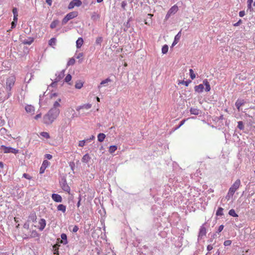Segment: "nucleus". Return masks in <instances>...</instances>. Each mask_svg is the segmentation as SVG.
<instances>
[{
    "label": "nucleus",
    "mask_w": 255,
    "mask_h": 255,
    "mask_svg": "<svg viewBox=\"0 0 255 255\" xmlns=\"http://www.w3.org/2000/svg\"><path fill=\"white\" fill-rule=\"evenodd\" d=\"M61 101V99H58L55 101L52 108L43 117V123L49 125L51 124L57 118L60 113V110L58 108L60 107L59 102Z\"/></svg>",
    "instance_id": "1"
},
{
    "label": "nucleus",
    "mask_w": 255,
    "mask_h": 255,
    "mask_svg": "<svg viewBox=\"0 0 255 255\" xmlns=\"http://www.w3.org/2000/svg\"><path fill=\"white\" fill-rule=\"evenodd\" d=\"M240 184V180L237 179L229 189V191L228 192V196H229L230 195L231 196H233L235 191L239 188Z\"/></svg>",
    "instance_id": "2"
},
{
    "label": "nucleus",
    "mask_w": 255,
    "mask_h": 255,
    "mask_svg": "<svg viewBox=\"0 0 255 255\" xmlns=\"http://www.w3.org/2000/svg\"><path fill=\"white\" fill-rule=\"evenodd\" d=\"M77 16V12L76 11L71 12L68 13L63 19L62 21V25L66 24L67 22L71 19Z\"/></svg>",
    "instance_id": "3"
},
{
    "label": "nucleus",
    "mask_w": 255,
    "mask_h": 255,
    "mask_svg": "<svg viewBox=\"0 0 255 255\" xmlns=\"http://www.w3.org/2000/svg\"><path fill=\"white\" fill-rule=\"evenodd\" d=\"M60 185L62 189L67 192H69L70 191V188L69 186L68 185L66 179L65 178H62L60 181Z\"/></svg>",
    "instance_id": "4"
},
{
    "label": "nucleus",
    "mask_w": 255,
    "mask_h": 255,
    "mask_svg": "<svg viewBox=\"0 0 255 255\" xmlns=\"http://www.w3.org/2000/svg\"><path fill=\"white\" fill-rule=\"evenodd\" d=\"M1 149L3 151L4 153H16L18 151V150L15 148H13L10 147H6L4 145L1 146Z\"/></svg>",
    "instance_id": "5"
},
{
    "label": "nucleus",
    "mask_w": 255,
    "mask_h": 255,
    "mask_svg": "<svg viewBox=\"0 0 255 255\" xmlns=\"http://www.w3.org/2000/svg\"><path fill=\"white\" fill-rule=\"evenodd\" d=\"M15 82V78L11 76L9 77L6 80V89L9 91L11 90L12 87L14 85Z\"/></svg>",
    "instance_id": "6"
},
{
    "label": "nucleus",
    "mask_w": 255,
    "mask_h": 255,
    "mask_svg": "<svg viewBox=\"0 0 255 255\" xmlns=\"http://www.w3.org/2000/svg\"><path fill=\"white\" fill-rule=\"evenodd\" d=\"M82 1L80 0H73L68 5V8L69 9H72L74 6H80L82 4Z\"/></svg>",
    "instance_id": "7"
},
{
    "label": "nucleus",
    "mask_w": 255,
    "mask_h": 255,
    "mask_svg": "<svg viewBox=\"0 0 255 255\" xmlns=\"http://www.w3.org/2000/svg\"><path fill=\"white\" fill-rule=\"evenodd\" d=\"M49 165V162L47 160H44L43 161L42 164L40 168V173L42 174L44 173L45 169Z\"/></svg>",
    "instance_id": "8"
},
{
    "label": "nucleus",
    "mask_w": 255,
    "mask_h": 255,
    "mask_svg": "<svg viewBox=\"0 0 255 255\" xmlns=\"http://www.w3.org/2000/svg\"><path fill=\"white\" fill-rule=\"evenodd\" d=\"M65 70H62L59 73H56L55 76L56 78H55V82H58L60 81L64 76Z\"/></svg>",
    "instance_id": "9"
},
{
    "label": "nucleus",
    "mask_w": 255,
    "mask_h": 255,
    "mask_svg": "<svg viewBox=\"0 0 255 255\" xmlns=\"http://www.w3.org/2000/svg\"><path fill=\"white\" fill-rule=\"evenodd\" d=\"M245 104V102L244 100H243V99H238L236 101V102L235 103V106H236L237 109H238V111H240V107L241 106H242L243 105H244Z\"/></svg>",
    "instance_id": "10"
},
{
    "label": "nucleus",
    "mask_w": 255,
    "mask_h": 255,
    "mask_svg": "<svg viewBox=\"0 0 255 255\" xmlns=\"http://www.w3.org/2000/svg\"><path fill=\"white\" fill-rule=\"evenodd\" d=\"M52 198L56 202H61L62 200L61 196L57 194H52Z\"/></svg>",
    "instance_id": "11"
},
{
    "label": "nucleus",
    "mask_w": 255,
    "mask_h": 255,
    "mask_svg": "<svg viewBox=\"0 0 255 255\" xmlns=\"http://www.w3.org/2000/svg\"><path fill=\"white\" fill-rule=\"evenodd\" d=\"M181 35V31H180L174 37V40L173 42L172 43V46H175L179 41Z\"/></svg>",
    "instance_id": "12"
},
{
    "label": "nucleus",
    "mask_w": 255,
    "mask_h": 255,
    "mask_svg": "<svg viewBox=\"0 0 255 255\" xmlns=\"http://www.w3.org/2000/svg\"><path fill=\"white\" fill-rule=\"evenodd\" d=\"M25 110L27 113L33 114L34 112V108L31 105H27L25 107Z\"/></svg>",
    "instance_id": "13"
},
{
    "label": "nucleus",
    "mask_w": 255,
    "mask_h": 255,
    "mask_svg": "<svg viewBox=\"0 0 255 255\" xmlns=\"http://www.w3.org/2000/svg\"><path fill=\"white\" fill-rule=\"evenodd\" d=\"M91 107H92V105L90 104H85V105L77 107L76 108V110L79 111L80 110L83 109L88 110V109H90L91 108Z\"/></svg>",
    "instance_id": "14"
},
{
    "label": "nucleus",
    "mask_w": 255,
    "mask_h": 255,
    "mask_svg": "<svg viewBox=\"0 0 255 255\" xmlns=\"http://www.w3.org/2000/svg\"><path fill=\"white\" fill-rule=\"evenodd\" d=\"M39 224L40 225V227L39 228V229L40 231H42L45 227L46 226V221L44 219H41L40 221H39Z\"/></svg>",
    "instance_id": "15"
},
{
    "label": "nucleus",
    "mask_w": 255,
    "mask_h": 255,
    "mask_svg": "<svg viewBox=\"0 0 255 255\" xmlns=\"http://www.w3.org/2000/svg\"><path fill=\"white\" fill-rule=\"evenodd\" d=\"M195 91L198 93H201L204 89L203 84H199V85L195 86L194 87Z\"/></svg>",
    "instance_id": "16"
},
{
    "label": "nucleus",
    "mask_w": 255,
    "mask_h": 255,
    "mask_svg": "<svg viewBox=\"0 0 255 255\" xmlns=\"http://www.w3.org/2000/svg\"><path fill=\"white\" fill-rule=\"evenodd\" d=\"M178 10V7L177 5H174L172 6L168 11L171 14H175Z\"/></svg>",
    "instance_id": "17"
},
{
    "label": "nucleus",
    "mask_w": 255,
    "mask_h": 255,
    "mask_svg": "<svg viewBox=\"0 0 255 255\" xmlns=\"http://www.w3.org/2000/svg\"><path fill=\"white\" fill-rule=\"evenodd\" d=\"M34 41L33 37H29L27 39H24L22 41V42L24 44L30 45Z\"/></svg>",
    "instance_id": "18"
},
{
    "label": "nucleus",
    "mask_w": 255,
    "mask_h": 255,
    "mask_svg": "<svg viewBox=\"0 0 255 255\" xmlns=\"http://www.w3.org/2000/svg\"><path fill=\"white\" fill-rule=\"evenodd\" d=\"M203 84V85H204L205 86V91L206 92L210 91V90H211V88L209 83L207 79L204 80Z\"/></svg>",
    "instance_id": "19"
},
{
    "label": "nucleus",
    "mask_w": 255,
    "mask_h": 255,
    "mask_svg": "<svg viewBox=\"0 0 255 255\" xmlns=\"http://www.w3.org/2000/svg\"><path fill=\"white\" fill-rule=\"evenodd\" d=\"M83 44V39L82 37H79L76 41V47L80 48Z\"/></svg>",
    "instance_id": "20"
},
{
    "label": "nucleus",
    "mask_w": 255,
    "mask_h": 255,
    "mask_svg": "<svg viewBox=\"0 0 255 255\" xmlns=\"http://www.w3.org/2000/svg\"><path fill=\"white\" fill-rule=\"evenodd\" d=\"M90 159H91V157L89 156V155L88 154H86L83 156V157L82 159V161L84 163H88V162L89 161V160Z\"/></svg>",
    "instance_id": "21"
},
{
    "label": "nucleus",
    "mask_w": 255,
    "mask_h": 255,
    "mask_svg": "<svg viewBox=\"0 0 255 255\" xmlns=\"http://www.w3.org/2000/svg\"><path fill=\"white\" fill-rule=\"evenodd\" d=\"M206 233V230L205 227L202 226L200 229L199 233V237H202L203 236H205Z\"/></svg>",
    "instance_id": "22"
},
{
    "label": "nucleus",
    "mask_w": 255,
    "mask_h": 255,
    "mask_svg": "<svg viewBox=\"0 0 255 255\" xmlns=\"http://www.w3.org/2000/svg\"><path fill=\"white\" fill-rule=\"evenodd\" d=\"M110 82H111V80L109 78H107L106 79L102 81L101 82L100 85L98 86V88L100 89L102 85L106 86V84Z\"/></svg>",
    "instance_id": "23"
},
{
    "label": "nucleus",
    "mask_w": 255,
    "mask_h": 255,
    "mask_svg": "<svg viewBox=\"0 0 255 255\" xmlns=\"http://www.w3.org/2000/svg\"><path fill=\"white\" fill-rule=\"evenodd\" d=\"M57 210L64 213L66 210V207L63 204H60L57 206Z\"/></svg>",
    "instance_id": "24"
},
{
    "label": "nucleus",
    "mask_w": 255,
    "mask_h": 255,
    "mask_svg": "<svg viewBox=\"0 0 255 255\" xmlns=\"http://www.w3.org/2000/svg\"><path fill=\"white\" fill-rule=\"evenodd\" d=\"M99 17H100V15L97 12H94L92 13V15H91V19L93 20L96 21V20H98L99 18Z\"/></svg>",
    "instance_id": "25"
},
{
    "label": "nucleus",
    "mask_w": 255,
    "mask_h": 255,
    "mask_svg": "<svg viewBox=\"0 0 255 255\" xmlns=\"http://www.w3.org/2000/svg\"><path fill=\"white\" fill-rule=\"evenodd\" d=\"M106 135L104 133H100L98 135V140L100 142L103 141Z\"/></svg>",
    "instance_id": "26"
},
{
    "label": "nucleus",
    "mask_w": 255,
    "mask_h": 255,
    "mask_svg": "<svg viewBox=\"0 0 255 255\" xmlns=\"http://www.w3.org/2000/svg\"><path fill=\"white\" fill-rule=\"evenodd\" d=\"M190 111L191 114H192V115H198L199 114V109H196V108H191L190 109Z\"/></svg>",
    "instance_id": "27"
},
{
    "label": "nucleus",
    "mask_w": 255,
    "mask_h": 255,
    "mask_svg": "<svg viewBox=\"0 0 255 255\" xmlns=\"http://www.w3.org/2000/svg\"><path fill=\"white\" fill-rule=\"evenodd\" d=\"M59 22V20H55L51 23L50 27L52 29H53L56 27V26L58 24Z\"/></svg>",
    "instance_id": "28"
},
{
    "label": "nucleus",
    "mask_w": 255,
    "mask_h": 255,
    "mask_svg": "<svg viewBox=\"0 0 255 255\" xmlns=\"http://www.w3.org/2000/svg\"><path fill=\"white\" fill-rule=\"evenodd\" d=\"M223 208L222 207H219L217 211H216V215L218 216H221L223 215Z\"/></svg>",
    "instance_id": "29"
},
{
    "label": "nucleus",
    "mask_w": 255,
    "mask_h": 255,
    "mask_svg": "<svg viewBox=\"0 0 255 255\" xmlns=\"http://www.w3.org/2000/svg\"><path fill=\"white\" fill-rule=\"evenodd\" d=\"M191 82V81L190 80H188L187 81H179L178 83V84H183L185 85L186 86H188L189 84Z\"/></svg>",
    "instance_id": "30"
},
{
    "label": "nucleus",
    "mask_w": 255,
    "mask_h": 255,
    "mask_svg": "<svg viewBox=\"0 0 255 255\" xmlns=\"http://www.w3.org/2000/svg\"><path fill=\"white\" fill-rule=\"evenodd\" d=\"M229 214L231 216H233V217H238V215L237 214H236V213L235 212V210L234 209H231L229 212Z\"/></svg>",
    "instance_id": "31"
},
{
    "label": "nucleus",
    "mask_w": 255,
    "mask_h": 255,
    "mask_svg": "<svg viewBox=\"0 0 255 255\" xmlns=\"http://www.w3.org/2000/svg\"><path fill=\"white\" fill-rule=\"evenodd\" d=\"M83 85V83L81 81H78L76 83L75 88L78 89H81Z\"/></svg>",
    "instance_id": "32"
},
{
    "label": "nucleus",
    "mask_w": 255,
    "mask_h": 255,
    "mask_svg": "<svg viewBox=\"0 0 255 255\" xmlns=\"http://www.w3.org/2000/svg\"><path fill=\"white\" fill-rule=\"evenodd\" d=\"M117 149V147L116 145H111L109 147V152L111 153H114Z\"/></svg>",
    "instance_id": "33"
},
{
    "label": "nucleus",
    "mask_w": 255,
    "mask_h": 255,
    "mask_svg": "<svg viewBox=\"0 0 255 255\" xmlns=\"http://www.w3.org/2000/svg\"><path fill=\"white\" fill-rule=\"evenodd\" d=\"M238 128L241 130L244 129V125L242 121H239L238 122Z\"/></svg>",
    "instance_id": "34"
},
{
    "label": "nucleus",
    "mask_w": 255,
    "mask_h": 255,
    "mask_svg": "<svg viewBox=\"0 0 255 255\" xmlns=\"http://www.w3.org/2000/svg\"><path fill=\"white\" fill-rule=\"evenodd\" d=\"M168 50V46L167 45H164L162 48V53L163 54H166Z\"/></svg>",
    "instance_id": "35"
},
{
    "label": "nucleus",
    "mask_w": 255,
    "mask_h": 255,
    "mask_svg": "<svg viewBox=\"0 0 255 255\" xmlns=\"http://www.w3.org/2000/svg\"><path fill=\"white\" fill-rule=\"evenodd\" d=\"M56 39L55 38H52L49 41V45L50 46H53L55 45Z\"/></svg>",
    "instance_id": "36"
},
{
    "label": "nucleus",
    "mask_w": 255,
    "mask_h": 255,
    "mask_svg": "<svg viewBox=\"0 0 255 255\" xmlns=\"http://www.w3.org/2000/svg\"><path fill=\"white\" fill-rule=\"evenodd\" d=\"M190 76L191 79L193 80L196 77V75L192 69L189 70Z\"/></svg>",
    "instance_id": "37"
},
{
    "label": "nucleus",
    "mask_w": 255,
    "mask_h": 255,
    "mask_svg": "<svg viewBox=\"0 0 255 255\" xmlns=\"http://www.w3.org/2000/svg\"><path fill=\"white\" fill-rule=\"evenodd\" d=\"M40 135H41L42 136H43V137H45V138H50L49 134V133H48V132H44V131H43V132H41L40 133Z\"/></svg>",
    "instance_id": "38"
},
{
    "label": "nucleus",
    "mask_w": 255,
    "mask_h": 255,
    "mask_svg": "<svg viewBox=\"0 0 255 255\" xmlns=\"http://www.w3.org/2000/svg\"><path fill=\"white\" fill-rule=\"evenodd\" d=\"M75 62V60L74 58H70L67 63V66L73 65L74 64Z\"/></svg>",
    "instance_id": "39"
},
{
    "label": "nucleus",
    "mask_w": 255,
    "mask_h": 255,
    "mask_svg": "<svg viewBox=\"0 0 255 255\" xmlns=\"http://www.w3.org/2000/svg\"><path fill=\"white\" fill-rule=\"evenodd\" d=\"M61 238L62 239V240L65 241V242L63 243L64 244H66L67 243V235L65 234H62L61 235Z\"/></svg>",
    "instance_id": "40"
},
{
    "label": "nucleus",
    "mask_w": 255,
    "mask_h": 255,
    "mask_svg": "<svg viewBox=\"0 0 255 255\" xmlns=\"http://www.w3.org/2000/svg\"><path fill=\"white\" fill-rule=\"evenodd\" d=\"M102 41L103 38L102 37H98L96 39V43L98 45H101Z\"/></svg>",
    "instance_id": "41"
},
{
    "label": "nucleus",
    "mask_w": 255,
    "mask_h": 255,
    "mask_svg": "<svg viewBox=\"0 0 255 255\" xmlns=\"http://www.w3.org/2000/svg\"><path fill=\"white\" fill-rule=\"evenodd\" d=\"M71 79H72V76H71V75L70 74H68V75L66 76V77H65V78L64 80H65V82L68 83V82H69V81H70L71 80Z\"/></svg>",
    "instance_id": "42"
},
{
    "label": "nucleus",
    "mask_w": 255,
    "mask_h": 255,
    "mask_svg": "<svg viewBox=\"0 0 255 255\" xmlns=\"http://www.w3.org/2000/svg\"><path fill=\"white\" fill-rule=\"evenodd\" d=\"M45 95V93H43V94L42 95H40L39 96V105L40 106H43V104H42V98Z\"/></svg>",
    "instance_id": "43"
},
{
    "label": "nucleus",
    "mask_w": 255,
    "mask_h": 255,
    "mask_svg": "<svg viewBox=\"0 0 255 255\" xmlns=\"http://www.w3.org/2000/svg\"><path fill=\"white\" fill-rule=\"evenodd\" d=\"M232 244V241L231 240H226L224 243V245L225 246H230Z\"/></svg>",
    "instance_id": "44"
},
{
    "label": "nucleus",
    "mask_w": 255,
    "mask_h": 255,
    "mask_svg": "<svg viewBox=\"0 0 255 255\" xmlns=\"http://www.w3.org/2000/svg\"><path fill=\"white\" fill-rule=\"evenodd\" d=\"M86 142V140L85 139L80 141L79 143V146L80 147L84 146L85 145V143Z\"/></svg>",
    "instance_id": "45"
},
{
    "label": "nucleus",
    "mask_w": 255,
    "mask_h": 255,
    "mask_svg": "<svg viewBox=\"0 0 255 255\" xmlns=\"http://www.w3.org/2000/svg\"><path fill=\"white\" fill-rule=\"evenodd\" d=\"M127 1L126 0H124V1H122L121 6H122V7L124 10H125V7L127 6Z\"/></svg>",
    "instance_id": "46"
},
{
    "label": "nucleus",
    "mask_w": 255,
    "mask_h": 255,
    "mask_svg": "<svg viewBox=\"0 0 255 255\" xmlns=\"http://www.w3.org/2000/svg\"><path fill=\"white\" fill-rule=\"evenodd\" d=\"M13 16H18V12L16 8H13L12 9Z\"/></svg>",
    "instance_id": "47"
},
{
    "label": "nucleus",
    "mask_w": 255,
    "mask_h": 255,
    "mask_svg": "<svg viewBox=\"0 0 255 255\" xmlns=\"http://www.w3.org/2000/svg\"><path fill=\"white\" fill-rule=\"evenodd\" d=\"M22 177L27 179H31V177L26 173H24L22 175Z\"/></svg>",
    "instance_id": "48"
},
{
    "label": "nucleus",
    "mask_w": 255,
    "mask_h": 255,
    "mask_svg": "<svg viewBox=\"0 0 255 255\" xmlns=\"http://www.w3.org/2000/svg\"><path fill=\"white\" fill-rule=\"evenodd\" d=\"M69 166H70L71 169L72 170H74V167H75V163H74V162H70Z\"/></svg>",
    "instance_id": "49"
},
{
    "label": "nucleus",
    "mask_w": 255,
    "mask_h": 255,
    "mask_svg": "<svg viewBox=\"0 0 255 255\" xmlns=\"http://www.w3.org/2000/svg\"><path fill=\"white\" fill-rule=\"evenodd\" d=\"M223 229H224V226L223 225H220L218 228V231L217 232V233H220L222 231Z\"/></svg>",
    "instance_id": "50"
},
{
    "label": "nucleus",
    "mask_w": 255,
    "mask_h": 255,
    "mask_svg": "<svg viewBox=\"0 0 255 255\" xmlns=\"http://www.w3.org/2000/svg\"><path fill=\"white\" fill-rule=\"evenodd\" d=\"M78 229H79L78 227L77 226H74V227L72 229V232L73 233H76L78 231Z\"/></svg>",
    "instance_id": "51"
},
{
    "label": "nucleus",
    "mask_w": 255,
    "mask_h": 255,
    "mask_svg": "<svg viewBox=\"0 0 255 255\" xmlns=\"http://www.w3.org/2000/svg\"><path fill=\"white\" fill-rule=\"evenodd\" d=\"M95 138V136L94 135H92L89 138H87L85 140L86 142H90L92 140Z\"/></svg>",
    "instance_id": "52"
},
{
    "label": "nucleus",
    "mask_w": 255,
    "mask_h": 255,
    "mask_svg": "<svg viewBox=\"0 0 255 255\" xmlns=\"http://www.w3.org/2000/svg\"><path fill=\"white\" fill-rule=\"evenodd\" d=\"M16 23H17V22H15V21H13L11 22V29H13V28H15V26H16Z\"/></svg>",
    "instance_id": "53"
},
{
    "label": "nucleus",
    "mask_w": 255,
    "mask_h": 255,
    "mask_svg": "<svg viewBox=\"0 0 255 255\" xmlns=\"http://www.w3.org/2000/svg\"><path fill=\"white\" fill-rule=\"evenodd\" d=\"M45 158H47L48 159H51L52 158V155L50 154H46L45 155Z\"/></svg>",
    "instance_id": "54"
},
{
    "label": "nucleus",
    "mask_w": 255,
    "mask_h": 255,
    "mask_svg": "<svg viewBox=\"0 0 255 255\" xmlns=\"http://www.w3.org/2000/svg\"><path fill=\"white\" fill-rule=\"evenodd\" d=\"M245 15V11L243 10V11H240V12H239V16L240 17H243Z\"/></svg>",
    "instance_id": "55"
},
{
    "label": "nucleus",
    "mask_w": 255,
    "mask_h": 255,
    "mask_svg": "<svg viewBox=\"0 0 255 255\" xmlns=\"http://www.w3.org/2000/svg\"><path fill=\"white\" fill-rule=\"evenodd\" d=\"M252 3H248V9H250V11H252L253 10V8L252 7Z\"/></svg>",
    "instance_id": "56"
},
{
    "label": "nucleus",
    "mask_w": 255,
    "mask_h": 255,
    "mask_svg": "<svg viewBox=\"0 0 255 255\" xmlns=\"http://www.w3.org/2000/svg\"><path fill=\"white\" fill-rule=\"evenodd\" d=\"M207 249L208 251H210L213 249V247L212 245H209L207 246Z\"/></svg>",
    "instance_id": "57"
},
{
    "label": "nucleus",
    "mask_w": 255,
    "mask_h": 255,
    "mask_svg": "<svg viewBox=\"0 0 255 255\" xmlns=\"http://www.w3.org/2000/svg\"><path fill=\"white\" fill-rule=\"evenodd\" d=\"M172 14L171 13H170L168 11L167 12L166 16H165V19H168L170 16Z\"/></svg>",
    "instance_id": "58"
},
{
    "label": "nucleus",
    "mask_w": 255,
    "mask_h": 255,
    "mask_svg": "<svg viewBox=\"0 0 255 255\" xmlns=\"http://www.w3.org/2000/svg\"><path fill=\"white\" fill-rule=\"evenodd\" d=\"M241 22H242V20L240 19L237 23H235L234 24V25L235 26H237L239 25Z\"/></svg>",
    "instance_id": "59"
},
{
    "label": "nucleus",
    "mask_w": 255,
    "mask_h": 255,
    "mask_svg": "<svg viewBox=\"0 0 255 255\" xmlns=\"http://www.w3.org/2000/svg\"><path fill=\"white\" fill-rule=\"evenodd\" d=\"M46 2L49 5H51L52 4V0H46Z\"/></svg>",
    "instance_id": "60"
},
{
    "label": "nucleus",
    "mask_w": 255,
    "mask_h": 255,
    "mask_svg": "<svg viewBox=\"0 0 255 255\" xmlns=\"http://www.w3.org/2000/svg\"><path fill=\"white\" fill-rule=\"evenodd\" d=\"M185 121V120L181 121L180 125L178 126V127L176 128H180L181 126H182L184 124Z\"/></svg>",
    "instance_id": "61"
},
{
    "label": "nucleus",
    "mask_w": 255,
    "mask_h": 255,
    "mask_svg": "<svg viewBox=\"0 0 255 255\" xmlns=\"http://www.w3.org/2000/svg\"><path fill=\"white\" fill-rule=\"evenodd\" d=\"M41 114H37V115H36L34 117V119L35 120H38L39 118H40L41 117Z\"/></svg>",
    "instance_id": "62"
},
{
    "label": "nucleus",
    "mask_w": 255,
    "mask_h": 255,
    "mask_svg": "<svg viewBox=\"0 0 255 255\" xmlns=\"http://www.w3.org/2000/svg\"><path fill=\"white\" fill-rule=\"evenodd\" d=\"M83 53H79L78 54V56H77V59L80 58L81 57H83Z\"/></svg>",
    "instance_id": "63"
},
{
    "label": "nucleus",
    "mask_w": 255,
    "mask_h": 255,
    "mask_svg": "<svg viewBox=\"0 0 255 255\" xmlns=\"http://www.w3.org/2000/svg\"><path fill=\"white\" fill-rule=\"evenodd\" d=\"M81 199V197L80 196L79 198V201H78V202L77 203V204L78 207H79L80 206V205Z\"/></svg>",
    "instance_id": "64"
}]
</instances>
